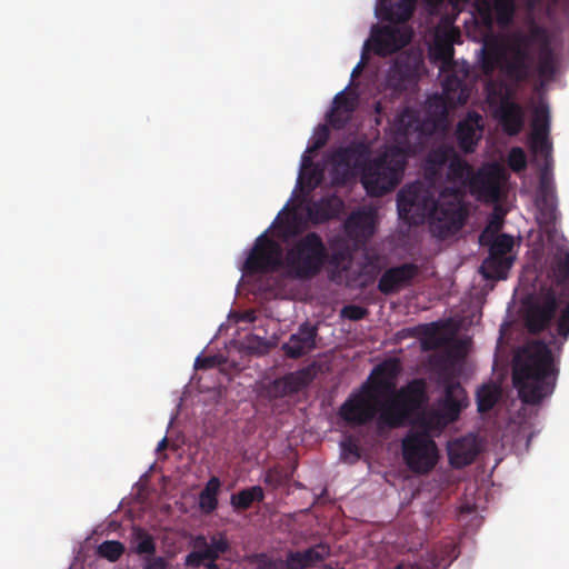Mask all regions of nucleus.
<instances>
[{"label": "nucleus", "instance_id": "obj_1", "mask_svg": "<svg viewBox=\"0 0 569 569\" xmlns=\"http://www.w3.org/2000/svg\"><path fill=\"white\" fill-rule=\"evenodd\" d=\"M438 385L443 388V396L432 409L417 417L416 429L409 430L401 442L403 460L415 473L426 475L436 467L439 453L432 436L458 420L468 406L467 392L450 370L439 373Z\"/></svg>", "mask_w": 569, "mask_h": 569}, {"label": "nucleus", "instance_id": "obj_2", "mask_svg": "<svg viewBox=\"0 0 569 569\" xmlns=\"http://www.w3.org/2000/svg\"><path fill=\"white\" fill-rule=\"evenodd\" d=\"M548 279L523 302V322L531 335L555 327L550 343L560 349L569 338V251L555 256Z\"/></svg>", "mask_w": 569, "mask_h": 569}, {"label": "nucleus", "instance_id": "obj_3", "mask_svg": "<svg viewBox=\"0 0 569 569\" xmlns=\"http://www.w3.org/2000/svg\"><path fill=\"white\" fill-rule=\"evenodd\" d=\"M558 373L552 351L543 340L528 342L515 357L512 382L526 405H539L550 397Z\"/></svg>", "mask_w": 569, "mask_h": 569}, {"label": "nucleus", "instance_id": "obj_4", "mask_svg": "<svg viewBox=\"0 0 569 569\" xmlns=\"http://www.w3.org/2000/svg\"><path fill=\"white\" fill-rule=\"evenodd\" d=\"M328 261V250L322 238L315 231L291 242L283 257L287 276L296 280H311Z\"/></svg>", "mask_w": 569, "mask_h": 569}, {"label": "nucleus", "instance_id": "obj_5", "mask_svg": "<svg viewBox=\"0 0 569 569\" xmlns=\"http://www.w3.org/2000/svg\"><path fill=\"white\" fill-rule=\"evenodd\" d=\"M388 399L375 390L370 383L363 381L355 389L339 407L338 415L348 426L361 427L377 419L380 427V417L387 409Z\"/></svg>", "mask_w": 569, "mask_h": 569}, {"label": "nucleus", "instance_id": "obj_6", "mask_svg": "<svg viewBox=\"0 0 569 569\" xmlns=\"http://www.w3.org/2000/svg\"><path fill=\"white\" fill-rule=\"evenodd\" d=\"M429 401L427 382L413 379L401 387L388 401L387 409L380 417V427L396 429L402 427L408 418Z\"/></svg>", "mask_w": 569, "mask_h": 569}, {"label": "nucleus", "instance_id": "obj_7", "mask_svg": "<svg viewBox=\"0 0 569 569\" xmlns=\"http://www.w3.org/2000/svg\"><path fill=\"white\" fill-rule=\"evenodd\" d=\"M463 196L465 191L460 188H445L441 191L429 219L435 236L445 239L463 227L467 218Z\"/></svg>", "mask_w": 569, "mask_h": 569}, {"label": "nucleus", "instance_id": "obj_8", "mask_svg": "<svg viewBox=\"0 0 569 569\" xmlns=\"http://www.w3.org/2000/svg\"><path fill=\"white\" fill-rule=\"evenodd\" d=\"M405 167V159L383 154L363 168L361 182L368 194L381 197L399 184Z\"/></svg>", "mask_w": 569, "mask_h": 569}, {"label": "nucleus", "instance_id": "obj_9", "mask_svg": "<svg viewBox=\"0 0 569 569\" xmlns=\"http://www.w3.org/2000/svg\"><path fill=\"white\" fill-rule=\"evenodd\" d=\"M436 200L431 189L423 182L406 184L397 197L399 217L409 224H422L430 219Z\"/></svg>", "mask_w": 569, "mask_h": 569}, {"label": "nucleus", "instance_id": "obj_10", "mask_svg": "<svg viewBox=\"0 0 569 569\" xmlns=\"http://www.w3.org/2000/svg\"><path fill=\"white\" fill-rule=\"evenodd\" d=\"M536 43L532 37V27L528 33H515L511 38L509 50L511 57L507 59L501 69L510 80L526 82L532 73V57L530 46Z\"/></svg>", "mask_w": 569, "mask_h": 569}, {"label": "nucleus", "instance_id": "obj_11", "mask_svg": "<svg viewBox=\"0 0 569 569\" xmlns=\"http://www.w3.org/2000/svg\"><path fill=\"white\" fill-rule=\"evenodd\" d=\"M280 268H283L281 246L269 238L267 232L261 233L243 263V271L248 274H257L277 271Z\"/></svg>", "mask_w": 569, "mask_h": 569}, {"label": "nucleus", "instance_id": "obj_12", "mask_svg": "<svg viewBox=\"0 0 569 569\" xmlns=\"http://www.w3.org/2000/svg\"><path fill=\"white\" fill-rule=\"evenodd\" d=\"M411 40V32L398 26H373L369 43L372 51L379 57L392 54Z\"/></svg>", "mask_w": 569, "mask_h": 569}, {"label": "nucleus", "instance_id": "obj_13", "mask_svg": "<svg viewBox=\"0 0 569 569\" xmlns=\"http://www.w3.org/2000/svg\"><path fill=\"white\" fill-rule=\"evenodd\" d=\"M318 366L312 362L301 369L286 373L283 377L273 380L268 388L272 398H283L300 392L308 387L317 377Z\"/></svg>", "mask_w": 569, "mask_h": 569}, {"label": "nucleus", "instance_id": "obj_14", "mask_svg": "<svg viewBox=\"0 0 569 569\" xmlns=\"http://www.w3.org/2000/svg\"><path fill=\"white\" fill-rule=\"evenodd\" d=\"M482 132L483 119L481 114L476 111L468 112L467 116L458 122L455 131L458 148L467 154L475 152L482 138Z\"/></svg>", "mask_w": 569, "mask_h": 569}, {"label": "nucleus", "instance_id": "obj_15", "mask_svg": "<svg viewBox=\"0 0 569 569\" xmlns=\"http://www.w3.org/2000/svg\"><path fill=\"white\" fill-rule=\"evenodd\" d=\"M400 371L399 361L397 359H389L376 366L366 382L370 383L375 390L389 400L396 392L397 378Z\"/></svg>", "mask_w": 569, "mask_h": 569}, {"label": "nucleus", "instance_id": "obj_16", "mask_svg": "<svg viewBox=\"0 0 569 569\" xmlns=\"http://www.w3.org/2000/svg\"><path fill=\"white\" fill-rule=\"evenodd\" d=\"M318 328L306 321L292 333L288 342L282 345V350L290 359H299L317 348Z\"/></svg>", "mask_w": 569, "mask_h": 569}, {"label": "nucleus", "instance_id": "obj_17", "mask_svg": "<svg viewBox=\"0 0 569 569\" xmlns=\"http://www.w3.org/2000/svg\"><path fill=\"white\" fill-rule=\"evenodd\" d=\"M532 37L539 48L536 70L540 77L552 78L557 71V59L550 36L543 27L535 24L532 26Z\"/></svg>", "mask_w": 569, "mask_h": 569}, {"label": "nucleus", "instance_id": "obj_18", "mask_svg": "<svg viewBox=\"0 0 569 569\" xmlns=\"http://www.w3.org/2000/svg\"><path fill=\"white\" fill-rule=\"evenodd\" d=\"M419 272L415 263H403L386 270L379 279L378 289L383 295H391L408 284Z\"/></svg>", "mask_w": 569, "mask_h": 569}, {"label": "nucleus", "instance_id": "obj_19", "mask_svg": "<svg viewBox=\"0 0 569 569\" xmlns=\"http://www.w3.org/2000/svg\"><path fill=\"white\" fill-rule=\"evenodd\" d=\"M460 31L456 28L438 33L433 46L430 48V56L435 62H440L441 70H449L453 66V44L459 42Z\"/></svg>", "mask_w": 569, "mask_h": 569}, {"label": "nucleus", "instance_id": "obj_20", "mask_svg": "<svg viewBox=\"0 0 569 569\" xmlns=\"http://www.w3.org/2000/svg\"><path fill=\"white\" fill-rule=\"evenodd\" d=\"M343 208V201L338 196L330 194L308 202L306 211L309 220L318 224L338 218Z\"/></svg>", "mask_w": 569, "mask_h": 569}, {"label": "nucleus", "instance_id": "obj_21", "mask_svg": "<svg viewBox=\"0 0 569 569\" xmlns=\"http://www.w3.org/2000/svg\"><path fill=\"white\" fill-rule=\"evenodd\" d=\"M467 187L472 193L486 200L496 201L500 197L499 174L493 169L473 171Z\"/></svg>", "mask_w": 569, "mask_h": 569}, {"label": "nucleus", "instance_id": "obj_22", "mask_svg": "<svg viewBox=\"0 0 569 569\" xmlns=\"http://www.w3.org/2000/svg\"><path fill=\"white\" fill-rule=\"evenodd\" d=\"M359 106V96L355 92L340 91L332 101V108L328 116L330 124L335 129H342L350 121Z\"/></svg>", "mask_w": 569, "mask_h": 569}, {"label": "nucleus", "instance_id": "obj_23", "mask_svg": "<svg viewBox=\"0 0 569 569\" xmlns=\"http://www.w3.org/2000/svg\"><path fill=\"white\" fill-rule=\"evenodd\" d=\"M496 118L508 136H517L525 126L523 108L508 98L501 100L496 111Z\"/></svg>", "mask_w": 569, "mask_h": 569}, {"label": "nucleus", "instance_id": "obj_24", "mask_svg": "<svg viewBox=\"0 0 569 569\" xmlns=\"http://www.w3.org/2000/svg\"><path fill=\"white\" fill-rule=\"evenodd\" d=\"M479 455L476 437L465 436L448 445V458L453 468L460 469L471 465Z\"/></svg>", "mask_w": 569, "mask_h": 569}, {"label": "nucleus", "instance_id": "obj_25", "mask_svg": "<svg viewBox=\"0 0 569 569\" xmlns=\"http://www.w3.org/2000/svg\"><path fill=\"white\" fill-rule=\"evenodd\" d=\"M347 234L356 241H366L375 232V213L359 210L352 212L345 222Z\"/></svg>", "mask_w": 569, "mask_h": 569}, {"label": "nucleus", "instance_id": "obj_26", "mask_svg": "<svg viewBox=\"0 0 569 569\" xmlns=\"http://www.w3.org/2000/svg\"><path fill=\"white\" fill-rule=\"evenodd\" d=\"M365 154L366 148L362 144H349L336 149L330 156V161L337 167L352 169L361 166Z\"/></svg>", "mask_w": 569, "mask_h": 569}, {"label": "nucleus", "instance_id": "obj_27", "mask_svg": "<svg viewBox=\"0 0 569 569\" xmlns=\"http://www.w3.org/2000/svg\"><path fill=\"white\" fill-rule=\"evenodd\" d=\"M513 261L515 257L489 253L480 266V272L488 280L506 279Z\"/></svg>", "mask_w": 569, "mask_h": 569}, {"label": "nucleus", "instance_id": "obj_28", "mask_svg": "<svg viewBox=\"0 0 569 569\" xmlns=\"http://www.w3.org/2000/svg\"><path fill=\"white\" fill-rule=\"evenodd\" d=\"M412 331L420 338L421 349L423 351L438 349L446 342L442 328L438 322L419 325L415 327Z\"/></svg>", "mask_w": 569, "mask_h": 569}, {"label": "nucleus", "instance_id": "obj_29", "mask_svg": "<svg viewBox=\"0 0 569 569\" xmlns=\"http://www.w3.org/2000/svg\"><path fill=\"white\" fill-rule=\"evenodd\" d=\"M503 58L500 43L497 40H489L483 43L479 51V64L483 74L491 76Z\"/></svg>", "mask_w": 569, "mask_h": 569}, {"label": "nucleus", "instance_id": "obj_30", "mask_svg": "<svg viewBox=\"0 0 569 569\" xmlns=\"http://www.w3.org/2000/svg\"><path fill=\"white\" fill-rule=\"evenodd\" d=\"M473 168L462 159L458 152L448 163L447 180L457 186L453 188H460L462 191L468 186Z\"/></svg>", "mask_w": 569, "mask_h": 569}, {"label": "nucleus", "instance_id": "obj_31", "mask_svg": "<svg viewBox=\"0 0 569 569\" xmlns=\"http://www.w3.org/2000/svg\"><path fill=\"white\" fill-rule=\"evenodd\" d=\"M457 151L451 144L442 143L431 149L426 158V171L432 176L448 164Z\"/></svg>", "mask_w": 569, "mask_h": 569}, {"label": "nucleus", "instance_id": "obj_32", "mask_svg": "<svg viewBox=\"0 0 569 569\" xmlns=\"http://www.w3.org/2000/svg\"><path fill=\"white\" fill-rule=\"evenodd\" d=\"M537 207L539 210V222L553 224L557 220V196L556 192L538 193Z\"/></svg>", "mask_w": 569, "mask_h": 569}, {"label": "nucleus", "instance_id": "obj_33", "mask_svg": "<svg viewBox=\"0 0 569 569\" xmlns=\"http://www.w3.org/2000/svg\"><path fill=\"white\" fill-rule=\"evenodd\" d=\"M264 499L263 489L253 486L231 495L230 503L236 510H248L254 501L261 502Z\"/></svg>", "mask_w": 569, "mask_h": 569}, {"label": "nucleus", "instance_id": "obj_34", "mask_svg": "<svg viewBox=\"0 0 569 569\" xmlns=\"http://www.w3.org/2000/svg\"><path fill=\"white\" fill-rule=\"evenodd\" d=\"M221 482L218 477H211L199 495V507L204 513L213 512L218 507V492Z\"/></svg>", "mask_w": 569, "mask_h": 569}, {"label": "nucleus", "instance_id": "obj_35", "mask_svg": "<svg viewBox=\"0 0 569 569\" xmlns=\"http://www.w3.org/2000/svg\"><path fill=\"white\" fill-rule=\"evenodd\" d=\"M197 547L209 551L212 557L209 560H218L220 555L230 550V543L224 533H218L210 537V542L207 541L204 536H199L196 540Z\"/></svg>", "mask_w": 569, "mask_h": 569}, {"label": "nucleus", "instance_id": "obj_36", "mask_svg": "<svg viewBox=\"0 0 569 569\" xmlns=\"http://www.w3.org/2000/svg\"><path fill=\"white\" fill-rule=\"evenodd\" d=\"M500 390L495 385H485L477 391V407L481 413L490 411L497 403Z\"/></svg>", "mask_w": 569, "mask_h": 569}, {"label": "nucleus", "instance_id": "obj_37", "mask_svg": "<svg viewBox=\"0 0 569 569\" xmlns=\"http://www.w3.org/2000/svg\"><path fill=\"white\" fill-rule=\"evenodd\" d=\"M426 113L433 123H440L447 120L448 108L446 100L440 94H433L427 99Z\"/></svg>", "mask_w": 569, "mask_h": 569}, {"label": "nucleus", "instance_id": "obj_38", "mask_svg": "<svg viewBox=\"0 0 569 569\" xmlns=\"http://www.w3.org/2000/svg\"><path fill=\"white\" fill-rule=\"evenodd\" d=\"M393 129L398 136L406 138L411 131L419 129V122L415 113L406 109L395 120Z\"/></svg>", "mask_w": 569, "mask_h": 569}, {"label": "nucleus", "instance_id": "obj_39", "mask_svg": "<svg viewBox=\"0 0 569 569\" xmlns=\"http://www.w3.org/2000/svg\"><path fill=\"white\" fill-rule=\"evenodd\" d=\"M301 552L303 561L307 563V568H310L325 561L330 556L331 549L327 542H319Z\"/></svg>", "mask_w": 569, "mask_h": 569}, {"label": "nucleus", "instance_id": "obj_40", "mask_svg": "<svg viewBox=\"0 0 569 569\" xmlns=\"http://www.w3.org/2000/svg\"><path fill=\"white\" fill-rule=\"evenodd\" d=\"M341 459L347 463H356L361 458L359 441L353 436H347L341 442Z\"/></svg>", "mask_w": 569, "mask_h": 569}, {"label": "nucleus", "instance_id": "obj_41", "mask_svg": "<svg viewBox=\"0 0 569 569\" xmlns=\"http://www.w3.org/2000/svg\"><path fill=\"white\" fill-rule=\"evenodd\" d=\"M124 546L118 540H107L98 546L97 552L99 557L114 562L124 553Z\"/></svg>", "mask_w": 569, "mask_h": 569}, {"label": "nucleus", "instance_id": "obj_42", "mask_svg": "<svg viewBox=\"0 0 569 569\" xmlns=\"http://www.w3.org/2000/svg\"><path fill=\"white\" fill-rule=\"evenodd\" d=\"M550 131V114L547 106H540L533 111V119L531 123V134L536 132L549 133Z\"/></svg>", "mask_w": 569, "mask_h": 569}, {"label": "nucleus", "instance_id": "obj_43", "mask_svg": "<svg viewBox=\"0 0 569 569\" xmlns=\"http://www.w3.org/2000/svg\"><path fill=\"white\" fill-rule=\"evenodd\" d=\"M530 146L533 152L543 156L546 158V162H549L551 158L552 144L549 140V133H539L530 136Z\"/></svg>", "mask_w": 569, "mask_h": 569}, {"label": "nucleus", "instance_id": "obj_44", "mask_svg": "<svg viewBox=\"0 0 569 569\" xmlns=\"http://www.w3.org/2000/svg\"><path fill=\"white\" fill-rule=\"evenodd\" d=\"M513 246V238L509 234L501 233L497 236L495 240L491 242L489 247V253L503 257H513L511 254Z\"/></svg>", "mask_w": 569, "mask_h": 569}, {"label": "nucleus", "instance_id": "obj_45", "mask_svg": "<svg viewBox=\"0 0 569 569\" xmlns=\"http://www.w3.org/2000/svg\"><path fill=\"white\" fill-rule=\"evenodd\" d=\"M508 166L513 172H520L527 168L526 153L520 147H513L509 151Z\"/></svg>", "mask_w": 569, "mask_h": 569}, {"label": "nucleus", "instance_id": "obj_46", "mask_svg": "<svg viewBox=\"0 0 569 569\" xmlns=\"http://www.w3.org/2000/svg\"><path fill=\"white\" fill-rule=\"evenodd\" d=\"M457 90H460V93L457 97L458 102L465 103L467 101V96L462 90V81L455 76L448 77L443 83V91L450 99H453L455 96H451V93L456 92Z\"/></svg>", "mask_w": 569, "mask_h": 569}, {"label": "nucleus", "instance_id": "obj_47", "mask_svg": "<svg viewBox=\"0 0 569 569\" xmlns=\"http://www.w3.org/2000/svg\"><path fill=\"white\" fill-rule=\"evenodd\" d=\"M253 561L257 565V569H283L282 559H274L266 553L254 555Z\"/></svg>", "mask_w": 569, "mask_h": 569}, {"label": "nucleus", "instance_id": "obj_48", "mask_svg": "<svg viewBox=\"0 0 569 569\" xmlns=\"http://www.w3.org/2000/svg\"><path fill=\"white\" fill-rule=\"evenodd\" d=\"M139 541L136 546V552L137 553H144V555H152L156 551V545L152 539V537L148 533H144L142 531L138 535Z\"/></svg>", "mask_w": 569, "mask_h": 569}, {"label": "nucleus", "instance_id": "obj_49", "mask_svg": "<svg viewBox=\"0 0 569 569\" xmlns=\"http://www.w3.org/2000/svg\"><path fill=\"white\" fill-rule=\"evenodd\" d=\"M282 563L283 569H308L301 551H289Z\"/></svg>", "mask_w": 569, "mask_h": 569}, {"label": "nucleus", "instance_id": "obj_50", "mask_svg": "<svg viewBox=\"0 0 569 569\" xmlns=\"http://www.w3.org/2000/svg\"><path fill=\"white\" fill-rule=\"evenodd\" d=\"M321 179H322V173L317 168H312L308 172L303 171L300 176L301 182L309 190H313L315 188H317L320 184Z\"/></svg>", "mask_w": 569, "mask_h": 569}, {"label": "nucleus", "instance_id": "obj_51", "mask_svg": "<svg viewBox=\"0 0 569 569\" xmlns=\"http://www.w3.org/2000/svg\"><path fill=\"white\" fill-rule=\"evenodd\" d=\"M367 315H368V309H366L365 307H361V306H357V305L345 306L341 310V317L352 320V321L361 320V319L366 318Z\"/></svg>", "mask_w": 569, "mask_h": 569}, {"label": "nucleus", "instance_id": "obj_52", "mask_svg": "<svg viewBox=\"0 0 569 569\" xmlns=\"http://www.w3.org/2000/svg\"><path fill=\"white\" fill-rule=\"evenodd\" d=\"M212 557V555L209 551H204L202 548L196 551H191L186 557V565L189 567H200L204 565L206 560H209V558Z\"/></svg>", "mask_w": 569, "mask_h": 569}, {"label": "nucleus", "instance_id": "obj_53", "mask_svg": "<svg viewBox=\"0 0 569 569\" xmlns=\"http://www.w3.org/2000/svg\"><path fill=\"white\" fill-rule=\"evenodd\" d=\"M547 192H556L552 178L548 171V162H546V166L540 173L539 186H538V193H547Z\"/></svg>", "mask_w": 569, "mask_h": 569}, {"label": "nucleus", "instance_id": "obj_54", "mask_svg": "<svg viewBox=\"0 0 569 569\" xmlns=\"http://www.w3.org/2000/svg\"><path fill=\"white\" fill-rule=\"evenodd\" d=\"M217 363L216 357L207 356V357H197L194 361V368L200 370H207L214 367Z\"/></svg>", "mask_w": 569, "mask_h": 569}, {"label": "nucleus", "instance_id": "obj_55", "mask_svg": "<svg viewBox=\"0 0 569 569\" xmlns=\"http://www.w3.org/2000/svg\"><path fill=\"white\" fill-rule=\"evenodd\" d=\"M327 140H328V130L326 127H323L321 132L317 134L312 146L309 147L308 150L310 152H312V151H316V150L322 148L327 143Z\"/></svg>", "mask_w": 569, "mask_h": 569}, {"label": "nucleus", "instance_id": "obj_56", "mask_svg": "<svg viewBox=\"0 0 569 569\" xmlns=\"http://www.w3.org/2000/svg\"><path fill=\"white\" fill-rule=\"evenodd\" d=\"M167 562L162 557H153L147 560L143 569H166Z\"/></svg>", "mask_w": 569, "mask_h": 569}, {"label": "nucleus", "instance_id": "obj_57", "mask_svg": "<svg viewBox=\"0 0 569 569\" xmlns=\"http://www.w3.org/2000/svg\"><path fill=\"white\" fill-rule=\"evenodd\" d=\"M501 220L498 216H495L493 219L490 220V227L493 226L495 229H500L501 228Z\"/></svg>", "mask_w": 569, "mask_h": 569}, {"label": "nucleus", "instance_id": "obj_58", "mask_svg": "<svg viewBox=\"0 0 569 569\" xmlns=\"http://www.w3.org/2000/svg\"><path fill=\"white\" fill-rule=\"evenodd\" d=\"M217 560H208V562H204V566L207 569H221L220 566L216 562Z\"/></svg>", "mask_w": 569, "mask_h": 569}, {"label": "nucleus", "instance_id": "obj_59", "mask_svg": "<svg viewBox=\"0 0 569 569\" xmlns=\"http://www.w3.org/2000/svg\"><path fill=\"white\" fill-rule=\"evenodd\" d=\"M167 446H168V439L164 437V438H162V439L159 441V443H158V446H157V450H158V451H162V450H164V449L167 448Z\"/></svg>", "mask_w": 569, "mask_h": 569}, {"label": "nucleus", "instance_id": "obj_60", "mask_svg": "<svg viewBox=\"0 0 569 569\" xmlns=\"http://www.w3.org/2000/svg\"><path fill=\"white\" fill-rule=\"evenodd\" d=\"M402 569H422L418 563H411L408 566H402Z\"/></svg>", "mask_w": 569, "mask_h": 569}, {"label": "nucleus", "instance_id": "obj_61", "mask_svg": "<svg viewBox=\"0 0 569 569\" xmlns=\"http://www.w3.org/2000/svg\"><path fill=\"white\" fill-rule=\"evenodd\" d=\"M246 319H247L248 321H250V322L254 321V319H256V318H254V316H253V312H252V311L247 312V313H246Z\"/></svg>", "mask_w": 569, "mask_h": 569}, {"label": "nucleus", "instance_id": "obj_62", "mask_svg": "<svg viewBox=\"0 0 569 569\" xmlns=\"http://www.w3.org/2000/svg\"><path fill=\"white\" fill-rule=\"evenodd\" d=\"M361 70V63H358V66L352 70L351 76L356 77Z\"/></svg>", "mask_w": 569, "mask_h": 569}, {"label": "nucleus", "instance_id": "obj_63", "mask_svg": "<svg viewBox=\"0 0 569 569\" xmlns=\"http://www.w3.org/2000/svg\"><path fill=\"white\" fill-rule=\"evenodd\" d=\"M388 2L386 3V6H392L393 8H396L397 3H399L401 0H387Z\"/></svg>", "mask_w": 569, "mask_h": 569}, {"label": "nucleus", "instance_id": "obj_64", "mask_svg": "<svg viewBox=\"0 0 569 569\" xmlns=\"http://www.w3.org/2000/svg\"><path fill=\"white\" fill-rule=\"evenodd\" d=\"M308 163H310V159L307 157H303V162H302L303 169L307 168Z\"/></svg>", "mask_w": 569, "mask_h": 569}]
</instances>
